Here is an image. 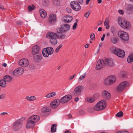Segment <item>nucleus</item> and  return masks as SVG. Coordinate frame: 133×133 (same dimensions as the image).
<instances>
[{"label":"nucleus","instance_id":"obj_48","mask_svg":"<svg viewBox=\"0 0 133 133\" xmlns=\"http://www.w3.org/2000/svg\"><path fill=\"white\" fill-rule=\"evenodd\" d=\"M90 12L89 11L86 12L84 14V16L86 18H88Z\"/></svg>","mask_w":133,"mask_h":133},{"label":"nucleus","instance_id":"obj_52","mask_svg":"<svg viewBox=\"0 0 133 133\" xmlns=\"http://www.w3.org/2000/svg\"><path fill=\"white\" fill-rule=\"evenodd\" d=\"M105 34H103V36L101 38V40L102 41H104V38L105 37Z\"/></svg>","mask_w":133,"mask_h":133},{"label":"nucleus","instance_id":"obj_37","mask_svg":"<svg viewBox=\"0 0 133 133\" xmlns=\"http://www.w3.org/2000/svg\"><path fill=\"white\" fill-rule=\"evenodd\" d=\"M120 75L122 77L126 78L127 76V74L125 71H122L120 72Z\"/></svg>","mask_w":133,"mask_h":133},{"label":"nucleus","instance_id":"obj_3","mask_svg":"<svg viewBox=\"0 0 133 133\" xmlns=\"http://www.w3.org/2000/svg\"><path fill=\"white\" fill-rule=\"evenodd\" d=\"M111 50L114 54L117 55L119 57L123 58L125 56V52L123 50L114 47L111 48Z\"/></svg>","mask_w":133,"mask_h":133},{"label":"nucleus","instance_id":"obj_57","mask_svg":"<svg viewBox=\"0 0 133 133\" xmlns=\"http://www.w3.org/2000/svg\"><path fill=\"white\" fill-rule=\"evenodd\" d=\"M78 100H79L78 98H75L74 100H75V101L77 102L78 101Z\"/></svg>","mask_w":133,"mask_h":133},{"label":"nucleus","instance_id":"obj_1","mask_svg":"<svg viewBox=\"0 0 133 133\" xmlns=\"http://www.w3.org/2000/svg\"><path fill=\"white\" fill-rule=\"evenodd\" d=\"M61 32H58L59 33L58 35L54 32H48L46 36L47 38L50 39L51 43L52 45H55L57 44V39L58 37L61 39L65 38V35Z\"/></svg>","mask_w":133,"mask_h":133},{"label":"nucleus","instance_id":"obj_17","mask_svg":"<svg viewBox=\"0 0 133 133\" xmlns=\"http://www.w3.org/2000/svg\"><path fill=\"white\" fill-rule=\"evenodd\" d=\"M40 50L39 46L37 45L34 46L32 49V53L33 55H35L38 54Z\"/></svg>","mask_w":133,"mask_h":133},{"label":"nucleus","instance_id":"obj_49","mask_svg":"<svg viewBox=\"0 0 133 133\" xmlns=\"http://www.w3.org/2000/svg\"><path fill=\"white\" fill-rule=\"evenodd\" d=\"M35 66L34 64L30 65H29V68L30 69L33 70L35 69Z\"/></svg>","mask_w":133,"mask_h":133},{"label":"nucleus","instance_id":"obj_41","mask_svg":"<svg viewBox=\"0 0 133 133\" xmlns=\"http://www.w3.org/2000/svg\"><path fill=\"white\" fill-rule=\"evenodd\" d=\"M35 8V6L33 5H32L31 6H29L28 7L29 10L30 11H32Z\"/></svg>","mask_w":133,"mask_h":133},{"label":"nucleus","instance_id":"obj_34","mask_svg":"<svg viewBox=\"0 0 133 133\" xmlns=\"http://www.w3.org/2000/svg\"><path fill=\"white\" fill-rule=\"evenodd\" d=\"M26 98L29 101H32L35 100L36 97L34 96H31L30 97L27 96Z\"/></svg>","mask_w":133,"mask_h":133},{"label":"nucleus","instance_id":"obj_43","mask_svg":"<svg viewBox=\"0 0 133 133\" xmlns=\"http://www.w3.org/2000/svg\"><path fill=\"white\" fill-rule=\"evenodd\" d=\"M123 115V112L122 111H120L116 114V116L117 117H120L122 116Z\"/></svg>","mask_w":133,"mask_h":133},{"label":"nucleus","instance_id":"obj_45","mask_svg":"<svg viewBox=\"0 0 133 133\" xmlns=\"http://www.w3.org/2000/svg\"><path fill=\"white\" fill-rule=\"evenodd\" d=\"M53 2L55 4L58 5L59 4V0H53Z\"/></svg>","mask_w":133,"mask_h":133},{"label":"nucleus","instance_id":"obj_39","mask_svg":"<svg viewBox=\"0 0 133 133\" xmlns=\"http://www.w3.org/2000/svg\"><path fill=\"white\" fill-rule=\"evenodd\" d=\"M110 31L113 34H115L117 33V31L116 29L113 26H112L110 28Z\"/></svg>","mask_w":133,"mask_h":133},{"label":"nucleus","instance_id":"obj_15","mask_svg":"<svg viewBox=\"0 0 133 133\" xmlns=\"http://www.w3.org/2000/svg\"><path fill=\"white\" fill-rule=\"evenodd\" d=\"M105 65H108L110 66H112L114 65L113 60L111 59H107L104 58V59Z\"/></svg>","mask_w":133,"mask_h":133},{"label":"nucleus","instance_id":"obj_59","mask_svg":"<svg viewBox=\"0 0 133 133\" xmlns=\"http://www.w3.org/2000/svg\"><path fill=\"white\" fill-rule=\"evenodd\" d=\"M102 30V28L101 27H99L98 29V31H101Z\"/></svg>","mask_w":133,"mask_h":133},{"label":"nucleus","instance_id":"obj_13","mask_svg":"<svg viewBox=\"0 0 133 133\" xmlns=\"http://www.w3.org/2000/svg\"><path fill=\"white\" fill-rule=\"evenodd\" d=\"M29 64L28 61L26 59L23 58L20 60L19 62V66L23 67L27 66Z\"/></svg>","mask_w":133,"mask_h":133},{"label":"nucleus","instance_id":"obj_64","mask_svg":"<svg viewBox=\"0 0 133 133\" xmlns=\"http://www.w3.org/2000/svg\"><path fill=\"white\" fill-rule=\"evenodd\" d=\"M122 133H129L128 132L126 131H122Z\"/></svg>","mask_w":133,"mask_h":133},{"label":"nucleus","instance_id":"obj_21","mask_svg":"<svg viewBox=\"0 0 133 133\" xmlns=\"http://www.w3.org/2000/svg\"><path fill=\"white\" fill-rule=\"evenodd\" d=\"M108 78L111 84H113L116 81V78L115 76L111 75L108 77Z\"/></svg>","mask_w":133,"mask_h":133},{"label":"nucleus","instance_id":"obj_32","mask_svg":"<svg viewBox=\"0 0 133 133\" xmlns=\"http://www.w3.org/2000/svg\"><path fill=\"white\" fill-rule=\"evenodd\" d=\"M12 77L9 75H6L4 77V79L6 82H8L11 81Z\"/></svg>","mask_w":133,"mask_h":133},{"label":"nucleus","instance_id":"obj_58","mask_svg":"<svg viewBox=\"0 0 133 133\" xmlns=\"http://www.w3.org/2000/svg\"><path fill=\"white\" fill-rule=\"evenodd\" d=\"M64 133H71V132L69 131L66 130L65 131Z\"/></svg>","mask_w":133,"mask_h":133},{"label":"nucleus","instance_id":"obj_5","mask_svg":"<svg viewBox=\"0 0 133 133\" xmlns=\"http://www.w3.org/2000/svg\"><path fill=\"white\" fill-rule=\"evenodd\" d=\"M23 119V118L20 119L14 123L12 126V129L14 130L17 131L21 128L22 126Z\"/></svg>","mask_w":133,"mask_h":133},{"label":"nucleus","instance_id":"obj_2","mask_svg":"<svg viewBox=\"0 0 133 133\" xmlns=\"http://www.w3.org/2000/svg\"><path fill=\"white\" fill-rule=\"evenodd\" d=\"M40 119L39 116L34 115L31 116L27 121L26 128H32L35 125V123L37 122Z\"/></svg>","mask_w":133,"mask_h":133},{"label":"nucleus","instance_id":"obj_8","mask_svg":"<svg viewBox=\"0 0 133 133\" xmlns=\"http://www.w3.org/2000/svg\"><path fill=\"white\" fill-rule=\"evenodd\" d=\"M118 35L122 39V41H125L128 40L129 39L128 34L125 32L121 31L118 32Z\"/></svg>","mask_w":133,"mask_h":133},{"label":"nucleus","instance_id":"obj_7","mask_svg":"<svg viewBox=\"0 0 133 133\" xmlns=\"http://www.w3.org/2000/svg\"><path fill=\"white\" fill-rule=\"evenodd\" d=\"M118 20L119 24L123 28L129 29L130 27V25L128 22L124 20H122L121 18H119Z\"/></svg>","mask_w":133,"mask_h":133},{"label":"nucleus","instance_id":"obj_31","mask_svg":"<svg viewBox=\"0 0 133 133\" xmlns=\"http://www.w3.org/2000/svg\"><path fill=\"white\" fill-rule=\"evenodd\" d=\"M87 73L85 72L81 76L79 77L78 79V82L80 83L82 82L83 81V79H84L86 76Z\"/></svg>","mask_w":133,"mask_h":133},{"label":"nucleus","instance_id":"obj_42","mask_svg":"<svg viewBox=\"0 0 133 133\" xmlns=\"http://www.w3.org/2000/svg\"><path fill=\"white\" fill-rule=\"evenodd\" d=\"M94 100V99L92 97H89L87 99V101L90 103L92 102Z\"/></svg>","mask_w":133,"mask_h":133},{"label":"nucleus","instance_id":"obj_50","mask_svg":"<svg viewBox=\"0 0 133 133\" xmlns=\"http://www.w3.org/2000/svg\"><path fill=\"white\" fill-rule=\"evenodd\" d=\"M77 25V22H75L74 23V25L73 26V30H74L76 28V26Z\"/></svg>","mask_w":133,"mask_h":133},{"label":"nucleus","instance_id":"obj_60","mask_svg":"<svg viewBox=\"0 0 133 133\" xmlns=\"http://www.w3.org/2000/svg\"><path fill=\"white\" fill-rule=\"evenodd\" d=\"M102 23V21H99L98 23V25H100Z\"/></svg>","mask_w":133,"mask_h":133},{"label":"nucleus","instance_id":"obj_4","mask_svg":"<svg viewBox=\"0 0 133 133\" xmlns=\"http://www.w3.org/2000/svg\"><path fill=\"white\" fill-rule=\"evenodd\" d=\"M107 105L105 101L103 100H101L98 102L96 105H95L94 109L96 111H99L104 109Z\"/></svg>","mask_w":133,"mask_h":133},{"label":"nucleus","instance_id":"obj_33","mask_svg":"<svg viewBox=\"0 0 133 133\" xmlns=\"http://www.w3.org/2000/svg\"><path fill=\"white\" fill-rule=\"evenodd\" d=\"M6 81L4 79H2L0 81V86L2 87H5L6 85Z\"/></svg>","mask_w":133,"mask_h":133},{"label":"nucleus","instance_id":"obj_53","mask_svg":"<svg viewBox=\"0 0 133 133\" xmlns=\"http://www.w3.org/2000/svg\"><path fill=\"white\" fill-rule=\"evenodd\" d=\"M118 12L119 13L121 14H123V11L121 10H119Z\"/></svg>","mask_w":133,"mask_h":133},{"label":"nucleus","instance_id":"obj_20","mask_svg":"<svg viewBox=\"0 0 133 133\" xmlns=\"http://www.w3.org/2000/svg\"><path fill=\"white\" fill-rule=\"evenodd\" d=\"M119 40L118 38L114 35L113 36H112L110 38V42L113 44L116 43Z\"/></svg>","mask_w":133,"mask_h":133},{"label":"nucleus","instance_id":"obj_62","mask_svg":"<svg viewBox=\"0 0 133 133\" xmlns=\"http://www.w3.org/2000/svg\"><path fill=\"white\" fill-rule=\"evenodd\" d=\"M90 0H87L86 2V4H88Z\"/></svg>","mask_w":133,"mask_h":133},{"label":"nucleus","instance_id":"obj_40","mask_svg":"<svg viewBox=\"0 0 133 133\" xmlns=\"http://www.w3.org/2000/svg\"><path fill=\"white\" fill-rule=\"evenodd\" d=\"M56 125L54 124L52 125L51 128V131L52 132H54L56 131Z\"/></svg>","mask_w":133,"mask_h":133},{"label":"nucleus","instance_id":"obj_56","mask_svg":"<svg viewBox=\"0 0 133 133\" xmlns=\"http://www.w3.org/2000/svg\"><path fill=\"white\" fill-rule=\"evenodd\" d=\"M78 1L80 3H83V0H78Z\"/></svg>","mask_w":133,"mask_h":133},{"label":"nucleus","instance_id":"obj_61","mask_svg":"<svg viewBox=\"0 0 133 133\" xmlns=\"http://www.w3.org/2000/svg\"><path fill=\"white\" fill-rule=\"evenodd\" d=\"M6 65L7 64L5 63H4L2 64V66L4 67H5L6 66Z\"/></svg>","mask_w":133,"mask_h":133},{"label":"nucleus","instance_id":"obj_18","mask_svg":"<svg viewBox=\"0 0 133 133\" xmlns=\"http://www.w3.org/2000/svg\"><path fill=\"white\" fill-rule=\"evenodd\" d=\"M56 16L55 14H51L49 18V23L51 24L53 23L56 21Z\"/></svg>","mask_w":133,"mask_h":133},{"label":"nucleus","instance_id":"obj_29","mask_svg":"<svg viewBox=\"0 0 133 133\" xmlns=\"http://www.w3.org/2000/svg\"><path fill=\"white\" fill-rule=\"evenodd\" d=\"M42 54L44 56L47 57L50 55L45 48L43 49L42 52Z\"/></svg>","mask_w":133,"mask_h":133},{"label":"nucleus","instance_id":"obj_35","mask_svg":"<svg viewBox=\"0 0 133 133\" xmlns=\"http://www.w3.org/2000/svg\"><path fill=\"white\" fill-rule=\"evenodd\" d=\"M46 49L50 55H51L53 53V49L51 47H48L46 48Z\"/></svg>","mask_w":133,"mask_h":133},{"label":"nucleus","instance_id":"obj_47","mask_svg":"<svg viewBox=\"0 0 133 133\" xmlns=\"http://www.w3.org/2000/svg\"><path fill=\"white\" fill-rule=\"evenodd\" d=\"M90 38L92 40H94L95 38V36L94 34H91L90 35Z\"/></svg>","mask_w":133,"mask_h":133},{"label":"nucleus","instance_id":"obj_55","mask_svg":"<svg viewBox=\"0 0 133 133\" xmlns=\"http://www.w3.org/2000/svg\"><path fill=\"white\" fill-rule=\"evenodd\" d=\"M8 113L6 112H3L1 113V115H4L5 114H7Z\"/></svg>","mask_w":133,"mask_h":133},{"label":"nucleus","instance_id":"obj_22","mask_svg":"<svg viewBox=\"0 0 133 133\" xmlns=\"http://www.w3.org/2000/svg\"><path fill=\"white\" fill-rule=\"evenodd\" d=\"M127 12L129 14H131L132 13L133 9V5H129L127 8Z\"/></svg>","mask_w":133,"mask_h":133},{"label":"nucleus","instance_id":"obj_46","mask_svg":"<svg viewBox=\"0 0 133 133\" xmlns=\"http://www.w3.org/2000/svg\"><path fill=\"white\" fill-rule=\"evenodd\" d=\"M62 45H59L57 48L56 49L55 51L56 52H57L60 48L62 47Z\"/></svg>","mask_w":133,"mask_h":133},{"label":"nucleus","instance_id":"obj_11","mask_svg":"<svg viewBox=\"0 0 133 133\" xmlns=\"http://www.w3.org/2000/svg\"><path fill=\"white\" fill-rule=\"evenodd\" d=\"M105 63H104V59H99L97 62L96 66V69L97 70H99L101 68L105 67Z\"/></svg>","mask_w":133,"mask_h":133},{"label":"nucleus","instance_id":"obj_10","mask_svg":"<svg viewBox=\"0 0 133 133\" xmlns=\"http://www.w3.org/2000/svg\"><path fill=\"white\" fill-rule=\"evenodd\" d=\"M71 8L75 11H78L81 9V6L78 2L74 1H72L70 3Z\"/></svg>","mask_w":133,"mask_h":133},{"label":"nucleus","instance_id":"obj_38","mask_svg":"<svg viewBox=\"0 0 133 133\" xmlns=\"http://www.w3.org/2000/svg\"><path fill=\"white\" fill-rule=\"evenodd\" d=\"M104 83L106 85L111 84L109 80V79L108 77L105 79L104 81Z\"/></svg>","mask_w":133,"mask_h":133},{"label":"nucleus","instance_id":"obj_24","mask_svg":"<svg viewBox=\"0 0 133 133\" xmlns=\"http://www.w3.org/2000/svg\"><path fill=\"white\" fill-rule=\"evenodd\" d=\"M72 17L70 16H67L64 17V21L65 22H70L72 21Z\"/></svg>","mask_w":133,"mask_h":133},{"label":"nucleus","instance_id":"obj_6","mask_svg":"<svg viewBox=\"0 0 133 133\" xmlns=\"http://www.w3.org/2000/svg\"><path fill=\"white\" fill-rule=\"evenodd\" d=\"M129 83L128 82L123 81L120 83L116 88L117 92H120L124 90L129 85Z\"/></svg>","mask_w":133,"mask_h":133},{"label":"nucleus","instance_id":"obj_51","mask_svg":"<svg viewBox=\"0 0 133 133\" xmlns=\"http://www.w3.org/2000/svg\"><path fill=\"white\" fill-rule=\"evenodd\" d=\"M76 76V75H75L74 74V75H73L72 76H71L70 77V78L69 79V80H71L72 79H73L74 77H75Z\"/></svg>","mask_w":133,"mask_h":133},{"label":"nucleus","instance_id":"obj_26","mask_svg":"<svg viewBox=\"0 0 133 133\" xmlns=\"http://www.w3.org/2000/svg\"><path fill=\"white\" fill-rule=\"evenodd\" d=\"M56 92H52L47 94L45 96V97L47 98H50L53 97L56 95Z\"/></svg>","mask_w":133,"mask_h":133},{"label":"nucleus","instance_id":"obj_19","mask_svg":"<svg viewBox=\"0 0 133 133\" xmlns=\"http://www.w3.org/2000/svg\"><path fill=\"white\" fill-rule=\"evenodd\" d=\"M102 95L103 97L107 99H109L111 97L110 93L106 90H104L103 91Z\"/></svg>","mask_w":133,"mask_h":133},{"label":"nucleus","instance_id":"obj_54","mask_svg":"<svg viewBox=\"0 0 133 133\" xmlns=\"http://www.w3.org/2000/svg\"><path fill=\"white\" fill-rule=\"evenodd\" d=\"M0 96H1V98L3 99L5 97V96L4 95L2 94L0 95Z\"/></svg>","mask_w":133,"mask_h":133},{"label":"nucleus","instance_id":"obj_36","mask_svg":"<svg viewBox=\"0 0 133 133\" xmlns=\"http://www.w3.org/2000/svg\"><path fill=\"white\" fill-rule=\"evenodd\" d=\"M127 61L128 63L133 62V54L128 56L127 58Z\"/></svg>","mask_w":133,"mask_h":133},{"label":"nucleus","instance_id":"obj_63","mask_svg":"<svg viewBox=\"0 0 133 133\" xmlns=\"http://www.w3.org/2000/svg\"><path fill=\"white\" fill-rule=\"evenodd\" d=\"M102 1V0H98V2L99 4L101 3Z\"/></svg>","mask_w":133,"mask_h":133},{"label":"nucleus","instance_id":"obj_16","mask_svg":"<svg viewBox=\"0 0 133 133\" xmlns=\"http://www.w3.org/2000/svg\"><path fill=\"white\" fill-rule=\"evenodd\" d=\"M60 103L59 99H57L52 102L50 103V105L52 108H55L58 107Z\"/></svg>","mask_w":133,"mask_h":133},{"label":"nucleus","instance_id":"obj_30","mask_svg":"<svg viewBox=\"0 0 133 133\" xmlns=\"http://www.w3.org/2000/svg\"><path fill=\"white\" fill-rule=\"evenodd\" d=\"M50 111V108L48 107H45L42 109V111L43 113L48 112Z\"/></svg>","mask_w":133,"mask_h":133},{"label":"nucleus","instance_id":"obj_27","mask_svg":"<svg viewBox=\"0 0 133 133\" xmlns=\"http://www.w3.org/2000/svg\"><path fill=\"white\" fill-rule=\"evenodd\" d=\"M109 21L108 19L107 18H106L105 20L104 24L106 28L107 29H108L109 28Z\"/></svg>","mask_w":133,"mask_h":133},{"label":"nucleus","instance_id":"obj_14","mask_svg":"<svg viewBox=\"0 0 133 133\" xmlns=\"http://www.w3.org/2000/svg\"><path fill=\"white\" fill-rule=\"evenodd\" d=\"M24 71L22 67H19L16 69L13 72L14 75L17 76L22 74Z\"/></svg>","mask_w":133,"mask_h":133},{"label":"nucleus","instance_id":"obj_25","mask_svg":"<svg viewBox=\"0 0 133 133\" xmlns=\"http://www.w3.org/2000/svg\"><path fill=\"white\" fill-rule=\"evenodd\" d=\"M83 87L82 85H80L74 89L75 92L78 93H80L83 90Z\"/></svg>","mask_w":133,"mask_h":133},{"label":"nucleus","instance_id":"obj_12","mask_svg":"<svg viewBox=\"0 0 133 133\" xmlns=\"http://www.w3.org/2000/svg\"><path fill=\"white\" fill-rule=\"evenodd\" d=\"M72 98V97L70 95H67L62 97L59 99V102L62 103H64L69 101Z\"/></svg>","mask_w":133,"mask_h":133},{"label":"nucleus","instance_id":"obj_9","mask_svg":"<svg viewBox=\"0 0 133 133\" xmlns=\"http://www.w3.org/2000/svg\"><path fill=\"white\" fill-rule=\"evenodd\" d=\"M70 26L68 24H64L61 26V28L57 29L58 32H65L68 31L70 29Z\"/></svg>","mask_w":133,"mask_h":133},{"label":"nucleus","instance_id":"obj_23","mask_svg":"<svg viewBox=\"0 0 133 133\" xmlns=\"http://www.w3.org/2000/svg\"><path fill=\"white\" fill-rule=\"evenodd\" d=\"M40 15L41 17L44 18L46 16L47 13L46 11L43 9H41L39 10Z\"/></svg>","mask_w":133,"mask_h":133},{"label":"nucleus","instance_id":"obj_44","mask_svg":"<svg viewBox=\"0 0 133 133\" xmlns=\"http://www.w3.org/2000/svg\"><path fill=\"white\" fill-rule=\"evenodd\" d=\"M43 3L44 6H46L49 4V2L47 0H44L43 1Z\"/></svg>","mask_w":133,"mask_h":133},{"label":"nucleus","instance_id":"obj_28","mask_svg":"<svg viewBox=\"0 0 133 133\" xmlns=\"http://www.w3.org/2000/svg\"><path fill=\"white\" fill-rule=\"evenodd\" d=\"M34 58L35 60L37 62H39L42 59V56L38 55L35 56Z\"/></svg>","mask_w":133,"mask_h":133}]
</instances>
